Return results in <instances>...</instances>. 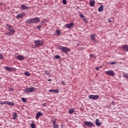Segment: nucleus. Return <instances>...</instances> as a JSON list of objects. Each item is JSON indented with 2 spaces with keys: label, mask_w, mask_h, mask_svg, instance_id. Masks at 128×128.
Segmentation results:
<instances>
[{
  "label": "nucleus",
  "mask_w": 128,
  "mask_h": 128,
  "mask_svg": "<svg viewBox=\"0 0 128 128\" xmlns=\"http://www.w3.org/2000/svg\"><path fill=\"white\" fill-rule=\"evenodd\" d=\"M6 28L8 31V32L6 33L7 35H14V32L16 31L14 29V26L12 25H9V24H6Z\"/></svg>",
  "instance_id": "obj_1"
},
{
  "label": "nucleus",
  "mask_w": 128,
  "mask_h": 128,
  "mask_svg": "<svg viewBox=\"0 0 128 128\" xmlns=\"http://www.w3.org/2000/svg\"><path fill=\"white\" fill-rule=\"evenodd\" d=\"M58 48L64 54H68V52L70 51V48H67L66 46H60Z\"/></svg>",
  "instance_id": "obj_2"
},
{
  "label": "nucleus",
  "mask_w": 128,
  "mask_h": 128,
  "mask_svg": "<svg viewBox=\"0 0 128 128\" xmlns=\"http://www.w3.org/2000/svg\"><path fill=\"white\" fill-rule=\"evenodd\" d=\"M36 90V88L34 87H30L25 88L24 91V92H26V93H32V92L35 91Z\"/></svg>",
  "instance_id": "obj_3"
},
{
  "label": "nucleus",
  "mask_w": 128,
  "mask_h": 128,
  "mask_svg": "<svg viewBox=\"0 0 128 128\" xmlns=\"http://www.w3.org/2000/svg\"><path fill=\"white\" fill-rule=\"evenodd\" d=\"M8 104V106H14V102H10V101H0V104Z\"/></svg>",
  "instance_id": "obj_4"
},
{
  "label": "nucleus",
  "mask_w": 128,
  "mask_h": 128,
  "mask_svg": "<svg viewBox=\"0 0 128 128\" xmlns=\"http://www.w3.org/2000/svg\"><path fill=\"white\" fill-rule=\"evenodd\" d=\"M34 43L36 44V46H40L44 45V41L40 40H35Z\"/></svg>",
  "instance_id": "obj_5"
},
{
  "label": "nucleus",
  "mask_w": 128,
  "mask_h": 128,
  "mask_svg": "<svg viewBox=\"0 0 128 128\" xmlns=\"http://www.w3.org/2000/svg\"><path fill=\"white\" fill-rule=\"evenodd\" d=\"M88 98H90L91 100H98L100 98L99 95H94V94H90L88 95Z\"/></svg>",
  "instance_id": "obj_6"
},
{
  "label": "nucleus",
  "mask_w": 128,
  "mask_h": 128,
  "mask_svg": "<svg viewBox=\"0 0 128 128\" xmlns=\"http://www.w3.org/2000/svg\"><path fill=\"white\" fill-rule=\"evenodd\" d=\"M105 73L106 74L110 76H112L113 77L115 75V72H114L112 70H108V71H106Z\"/></svg>",
  "instance_id": "obj_7"
},
{
  "label": "nucleus",
  "mask_w": 128,
  "mask_h": 128,
  "mask_svg": "<svg viewBox=\"0 0 128 128\" xmlns=\"http://www.w3.org/2000/svg\"><path fill=\"white\" fill-rule=\"evenodd\" d=\"M26 12H21L20 14H18L16 15V19H20V18H22L24 16H26Z\"/></svg>",
  "instance_id": "obj_8"
},
{
  "label": "nucleus",
  "mask_w": 128,
  "mask_h": 128,
  "mask_svg": "<svg viewBox=\"0 0 128 128\" xmlns=\"http://www.w3.org/2000/svg\"><path fill=\"white\" fill-rule=\"evenodd\" d=\"M64 26H66V28H68L69 29H71V28H74V22H71L70 23L66 24Z\"/></svg>",
  "instance_id": "obj_9"
},
{
  "label": "nucleus",
  "mask_w": 128,
  "mask_h": 128,
  "mask_svg": "<svg viewBox=\"0 0 128 128\" xmlns=\"http://www.w3.org/2000/svg\"><path fill=\"white\" fill-rule=\"evenodd\" d=\"M5 70H7V71H9L10 72H12L13 71H16V68H15L6 66Z\"/></svg>",
  "instance_id": "obj_10"
},
{
  "label": "nucleus",
  "mask_w": 128,
  "mask_h": 128,
  "mask_svg": "<svg viewBox=\"0 0 128 128\" xmlns=\"http://www.w3.org/2000/svg\"><path fill=\"white\" fill-rule=\"evenodd\" d=\"M84 124L88 126L92 127L94 126V124L92 122H84Z\"/></svg>",
  "instance_id": "obj_11"
},
{
  "label": "nucleus",
  "mask_w": 128,
  "mask_h": 128,
  "mask_svg": "<svg viewBox=\"0 0 128 128\" xmlns=\"http://www.w3.org/2000/svg\"><path fill=\"white\" fill-rule=\"evenodd\" d=\"M40 20V18L39 17H34L33 18V23H38Z\"/></svg>",
  "instance_id": "obj_12"
},
{
  "label": "nucleus",
  "mask_w": 128,
  "mask_h": 128,
  "mask_svg": "<svg viewBox=\"0 0 128 128\" xmlns=\"http://www.w3.org/2000/svg\"><path fill=\"white\" fill-rule=\"evenodd\" d=\"M42 116V114L40 111H39L38 112V113L36 114V119H39L40 117Z\"/></svg>",
  "instance_id": "obj_13"
},
{
  "label": "nucleus",
  "mask_w": 128,
  "mask_h": 128,
  "mask_svg": "<svg viewBox=\"0 0 128 128\" xmlns=\"http://www.w3.org/2000/svg\"><path fill=\"white\" fill-rule=\"evenodd\" d=\"M95 2H96L95 0H90L89 3H90V6L94 7V4H95Z\"/></svg>",
  "instance_id": "obj_14"
},
{
  "label": "nucleus",
  "mask_w": 128,
  "mask_h": 128,
  "mask_svg": "<svg viewBox=\"0 0 128 128\" xmlns=\"http://www.w3.org/2000/svg\"><path fill=\"white\" fill-rule=\"evenodd\" d=\"M90 38L92 39L93 42H96V34H92L90 36Z\"/></svg>",
  "instance_id": "obj_15"
},
{
  "label": "nucleus",
  "mask_w": 128,
  "mask_h": 128,
  "mask_svg": "<svg viewBox=\"0 0 128 128\" xmlns=\"http://www.w3.org/2000/svg\"><path fill=\"white\" fill-rule=\"evenodd\" d=\"M100 120L98 119H96V124L98 126H100V124H102V122H99Z\"/></svg>",
  "instance_id": "obj_16"
},
{
  "label": "nucleus",
  "mask_w": 128,
  "mask_h": 128,
  "mask_svg": "<svg viewBox=\"0 0 128 128\" xmlns=\"http://www.w3.org/2000/svg\"><path fill=\"white\" fill-rule=\"evenodd\" d=\"M20 9L22 10H28V6H26L25 4H22L20 6Z\"/></svg>",
  "instance_id": "obj_17"
},
{
  "label": "nucleus",
  "mask_w": 128,
  "mask_h": 128,
  "mask_svg": "<svg viewBox=\"0 0 128 128\" xmlns=\"http://www.w3.org/2000/svg\"><path fill=\"white\" fill-rule=\"evenodd\" d=\"M26 23L27 24H30L32 23H33V18L26 20Z\"/></svg>",
  "instance_id": "obj_18"
},
{
  "label": "nucleus",
  "mask_w": 128,
  "mask_h": 128,
  "mask_svg": "<svg viewBox=\"0 0 128 128\" xmlns=\"http://www.w3.org/2000/svg\"><path fill=\"white\" fill-rule=\"evenodd\" d=\"M75 112L74 108H68V113L69 114H72Z\"/></svg>",
  "instance_id": "obj_19"
},
{
  "label": "nucleus",
  "mask_w": 128,
  "mask_h": 128,
  "mask_svg": "<svg viewBox=\"0 0 128 128\" xmlns=\"http://www.w3.org/2000/svg\"><path fill=\"white\" fill-rule=\"evenodd\" d=\"M16 58L18 60H24V58L22 55H19L18 56H16Z\"/></svg>",
  "instance_id": "obj_20"
},
{
  "label": "nucleus",
  "mask_w": 128,
  "mask_h": 128,
  "mask_svg": "<svg viewBox=\"0 0 128 128\" xmlns=\"http://www.w3.org/2000/svg\"><path fill=\"white\" fill-rule=\"evenodd\" d=\"M122 48L124 50H126V52H128V45H124V46H122Z\"/></svg>",
  "instance_id": "obj_21"
},
{
  "label": "nucleus",
  "mask_w": 128,
  "mask_h": 128,
  "mask_svg": "<svg viewBox=\"0 0 128 128\" xmlns=\"http://www.w3.org/2000/svg\"><path fill=\"white\" fill-rule=\"evenodd\" d=\"M56 122V120L54 118H52L51 119V123L53 124H55Z\"/></svg>",
  "instance_id": "obj_22"
},
{
  "label": "nucleus",
  "mask_w": 128,
  "mask_h": 128,
  "mask_svg": "<svg viewBox=\"0 0 128 128\" xmlns=\"http://www.w3.org/2000/svg\"><path fill=\"white\" fill-rule=\"evenodd\" d=\"M103 10H104V6H100L98 8V10L100 12H102Z\"/></svg>",
  "instance_id": "obj_23"
},
{
  "label": "nucleus",
  "mask_w": 128,
  "mask_h": 128,
  "mask_svg": "<svg viewBox=\"0 0 128 128\" xmlns=\"http://www.w3.org/2000/svg\"><path fill=\"white\" fill-rule=\"evenodd\" d=\"M13 119L16 120V117L18 116V114L16 112H14L12 114Z\"/></svg>",
  "instance_id": "obj_24"
},
{
  "label": "nucleus",
  "mask_w": 128,
  "mask_h": 128,
  "mask_svg": "<svg viewBox=\"0 0 128 128\" xmlns=\"http://www.w3.org/2000/svg\"><path fill=\"white\" fill-rule=\"evenodd\" d=\"M123 77L126 78H127V80H128V74H126V73L124 72L123 74Z\"/></svg>",
  "instance_id": "obj_25"
},
{
  "label": "nucleus",
  "mask_w": 128,
  "mask_h": 128,
  "mask_svg": "<svg viewBox=\"0 0 128 128\" xmlns=\"http://www.w3.org/2000/svg\"><path fill=\"white\" fill-rule=\"evenodd\" d=\"M58 124H56V123H55L54 124H53V128H58Z\"/></svg>",
  "instance_id": "obj_26"
},
{
  "label": "nucleus",
  "mask_w": 128,
  "mask_h": 128,
  "mask_svg": "<svg viewBox=\"0 0 128 128\" xmlns=\"http://www.w3.org/2000/svg\"><path fill=\"white\" fill-rule=\"evenodd\" d=\"M30 127L32 128H36V126L35 124H34V123H32L31 124H30Z\"/></svg>",
  "instance_id": "obj_27"
},
{
  "label": "nucleus",
  "mask_w": 128,
  "mask_h": 128,
  "mask_svg": "<svg viewBox=\"0 0 128 128\" xmlns=\"http://www.w3.org/2000/svg\"><path fill=\"white\" fill-rule=\"evenodd\" d=\"M24 74L26 76H30V72H24Z\"/></svg>",
  "instance_id": "obj_28"
},
{
  "label": "nucleus",
  "mask_w": 128,
  "mask_h": 128,
  "mask_svg": "<svg viewBox=\"0 0 128 128\" xmlns=\"http://www.w3.org/2000/svg\"><path fill=\"white\" fill-rule=\"evenodd\" d=\"M56 32L57 35H60V32L59 30H56Z\"/></svg>",
  "instance_id": "obj_29"
},
{
  "label": "nucleus",
  "mask_w": 128,
  "mask_h": 128,
  "mask_svg": "<svg viewBox=\"0 0 128 128\" xmlns=\"http://www.w3.org/2000/svg\"><path fill=\"white\" fill-rule=\"evenodd\" d=\"M54 58L57 59H60V56H59V55H56V56H54Z\"/></svg>",
  "instance_id": "obj_30"
},
{
  "label": "nucleus",
  "mask_w": 128,
  "mask_h": 128,
  "mask_svg": "<svg viewBox=\"0 0 128 128\" xmlns=\"http://www.w3.org/2000/svg\"><path fill=\"white\" fill-rule=\"evenodd\" d=\"M59 90H53V92H54L55 93H58Z\"/></svg>",
  "instance_id": "obj_31"
},
{
  "label": "nucleus",
  "mask_w": 128,
  "mask_h": 128,
  "mask_svg": "<svg viewBox=\"0 0 128 128\" xmlns=\"http://www.w3.org/2000/svg\"><path fill=\"white\" fill-rule=\"evenodd\" d=\"M42 28V26H37L36 28L40 30V28Z\"/></svg>",
  "instance_id": "obj_32"
},
{
  "label": "nucleus",
  "mask_w": 128,
  "mask_h": 128,
  "mask_svg": "<svg viewBox=\"0 0 128 128\" xmlns=\"http://www.w3.org/2000/svg\"><path fill=\"white\" fill-rule=\"evenodd\" d=\"M22 100L23 101V102H26L25 98H22Z\"/></svg>",
  "instance_id": "obj_33"
},
{
  "label": "nucleus",
  "mask_w": 128,
  "mask_h": 128,
  "mask_svg": "<svg viewBox=\"0 0 128 128\" xmlns=\"http://www.w3.org/2000/svg\"><path fill=\"white\" fill-rule=\"evenodd\" d=\"M66 2H67V1H66V0H62V3H63V4H66Z\"/></svg>",
  "instance_id": "obj_34"
},
{
  "label": "nucleus",
  "mask_w": 128,
  "mask_h": 128,
  "mask_svg": "<svg viewBox=\"0 0 128 128\" xmlns=\"http://www.w3.org/2000/svg\"><path fill=\"white\" fill-rule=\"evenodd\" d=\"M3 58V55L0 54V59L2 60V58Z\"/></svg>",
  "instance_id": "obj_35"
},
{
  "label": "nucleus",
  "mask_w": 128,
  "mask_h": 128,
  "mask_svg": "<svg viewBox=\"0 0 128 128\" xmlns=\"http://www.w3.org/2000/svg\"><path fill=\"white\" fill-rule=\"evenodd\" d=\"M116 62H110V64H116Z\"/></svg>",
  "instance_id": "obj_36"
},
{
  "label": "nucleus",
  "mask_w": 128,
  "mask_h": 128,
  "mask_svg": "<svg viewBox=\"0 0 128 128\" xmlns=\"http://www.w3.org/2000/svg\"><path fill=\"white\" fill-rule=\"evenodd\" d=\"M80 17L82 18L83 19H84V16H83L82 14H80Z\"/></svg>",
  "instance_id": "obj_37"
},
{
  "label": "nucleus",
  "mask_w": 128,
  "mask_h": 128,
  "mask_svg": "<svg viewBox=\"0 0 128 128\" xmlns=\"http://www.w3.org/2000/svg\"><path fill=\"white\" fill-rule=\"evenodd\" d=\"M62 84H63V86H65L66 84L65 82H64V81H62V82H61Z\"/></svg>",
  "instance_id": "obj_38"
},
{
  "label": "nucleus",
  "mask_w": 128,
  "mask_h": 128,
  "mask_svg": "<svg viewBox=\"0 0 128 128\" xmlns=\"http://www.w3.org/2000/svg\"><path fill=\"white\" fill-rule=\"evenodd\" d=\"M95 69H96V70H100V67H96V68H95Z\"/></svg>",
  "instance_id": "obj_39"
},
{
  "label": "nucleus",
  "mask_w": 128,
  "mask_h": 128,
  "mask_svg": "<svg viewBox=\"0 0 128 128\" xmlns=\"http://www.w3.org/2000/svg\"><path fill=\"white\" fill-rule=\"evenodd\" d=\"M48 92H54V90H49Z\"/></svg>",
  "instance_id": "obj_40"
},
{
  "label": "nucleus",
  "mask_w": 128,
  "mask_h": 128,
  "mask_svg": "<svg viewBox=\"0 0 128 128\" xmlns=\"http://www.w3.org/2000/svg\"><path fill=\"white\" fill-rule=\"evenodd\" d=\"M42 106H46V103H43Z\"/></svg>",
  "instance_id": "obj_41"
},
{
  "label": "nucleus",
  "mask_w": 128,
  "mask_h": 128,
  "mask_svg": "<svg viewBox=\"0 0 128 128\" xmlns=\"http://www.w3.org/2000/svg\"><path fill=\"white\" fill-rule=\"evenodd\" d=\"M46 20H44L42 22V23H44V22H46Z\"/></svg>",
  "instance_id": "obj_42"
},
{
  "label": "nucleus",
  "mask_w": 128,
  "mask_h": 128,
  "mask_svg": "<svg viewBox=\"0 0 128 128\" xmlns=\"http://www.w3.org/2000/svg\"><path fill=\"white\" fill-rule=\"evenodd\" d=\"M83 20H84V21H86V19H85V18H84H84H83Z\"/></svg>",
  "instance_id": "obj_43"
},
{
  "label": "nucleus",
  "mask_w": 128,
  "mask_h": 128,
  "mask_svg": "<svg viewBox=\"0 0 128 128\" xmlns=\"http://www.w3.org/2000/svg\"><path fill=\"white\" fill-rule=\"evenodd\" d=\"M112 20H108V22H111Z\"/></svg>",
  "instance_id": "obj_44"
},
{
  "label": "nucleus",
  "mask_w": 128,
  "mask_h": 128,
  "mask_svg": "<svg viewBox=\"0 0 128 128\" xmlns=\"http://www.w3.org/2000/svg\"><path fill=\"white\" fill-rule=\"evenodd\" d=\"M48 81H52L51 78L49 79V80H48Z\"/></svg>",
  "instance_id": "obj_45"
},
{
  "label": "nucleus",
  "mask_w": 128,
  "mask_h": 128,
  "mask_svg": "<svg viewBox=\"0 0 128 128\" xmlns=\"http://www.w3.org/2000/svg\"><path fill=\"white\" fill-rule=\"evenodd\" d=\"M3 4L2 3H0V6H2V4Z\"/></svg>",
  "instance_id": "obj_46"
},
{
  "label": "nucleus",
  "mask_w": 128,
  "mask_h": 128,
  "mask_svg": "<svg viewBox=\"0 0 128 128\" xmlns=\"http://www.w3.org/2000/svg\"><path fill=\"white\" fill-rule=\"evenodd\" d=\"M114 102H112V104H114Z\"/></svg>",
  "instance_id": "obj_47"
},
{
  "label": "nucleus",
  "mask_w": 128,
  "mask_h": 128,
  "mask_svg": "<svg viewBox=\"0 0 128 128\" xmlns=\"http://www.w3.org/2000/svg\"><path fill=\"white\" fill-rule=\"evenodd\" d=\"M102 66H100V67H99V68H102Z\"/></svg>",
  "instance_id": "obj_48"
},
{
  "label": "nucleus",
  "mask_w": 128,
  "mask_h": 128,
  "mask_svg": "<svg viewBox=\"0 0 128 128\" xmlns=\"http://www.w3.org/2000/svg\"><path fill=\"white\" fill-rule=\"evenodd\" d=\"M49 74H50V72H48V75Z\"/></svg>",
  "instance_id": "obj_49"
}]
</instances>
